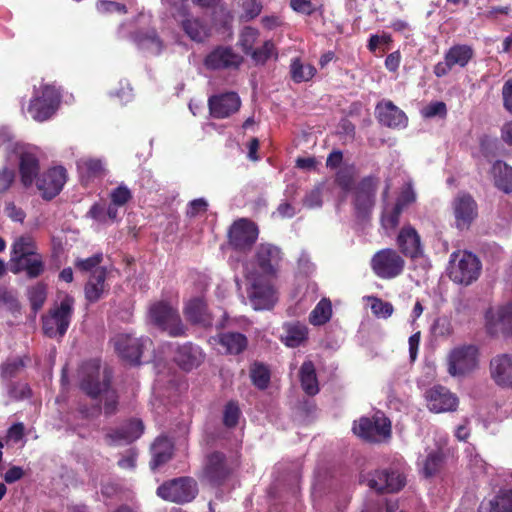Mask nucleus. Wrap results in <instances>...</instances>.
I'll use <instances>...</instances> for the list:
<instances>
[{
	"instance_id": "f257e3e1",
	"label": "nucleus",
	"mask_w": 512,
	"mask_h": 512,
	"mask_svg": "<svg viewBox=\"0 0 512 512\" xmlns=\"http://www.w3.org/2000/svg\"><path fill=\"white\" fill-rule=\"evenodd\" d=\"M80 389L91 399L103 398V413L106 417L113 416L118 411L119 395L111 388V375L105 370L101 374L99 362L91 361L82 368Z\"/></svg>"
},
{
	"instance_id": "f03ea898",
	"label": "nucleus",
	"mask_w": 512,
	"mask_h": 512,
	"mask_svg": "<svg viewBox=\"0 0 512 512\" xmlns=\"http://www.w3.org/2000/svg\"><path fill=\"white\" fill-rule=\"evenodd\" d=\"M380 177L370 174L360 178L351 190V205L355 218L362 223L371 220L376 206Z\"/></svg>"
},
{
	"instance_id": "7ed1b4c3",
	"label": "nucleus",
	"mask_w": 512,
	"mask_h": 512,
	"mask_svg": "<svg viewBox=\"0 0 512 512\" xmlns=\"http://www.w3.org/2000/svg\"><path fill=\"white\" fill-rule=\"evenodd\" d=\"M74 305L75 299L69 294H65L60 303H55L41 317L43 334L49 338H63L70 326Z\"/></svg>"
},
{
	"instance_id": "20e7f679",
	"label": "nucleus",
	"mask_w": 512,
	"mask_h": 512,
	"mask_svg": "<svg viewBox=\"0 0 512 512\" xmlns=\"http://www.w3.org/2000/svg\"><path fill=\"white\" fill-rule=\"evenodd\" d=\"M61 98V92L54 84L42 83L38 88L34 87L28 112L34 120L45 121L58 110Z\"/></svg>"
},
{
	"instance_id": "39448f33",
	"label": "nucleus",
	"mask_w": 512,
	"mask_h": 512,
	"mask_svg": "<svg viewBox=\"0 0 512 512\" xmlns=\"http://www.w3.org/2000/svg\"><path fill=\"white\" fill-rule=\"evenodd\" d=\"M149 317L152 323L172 337L186 335L187 327L184 325L178 308L168 301H157L150 305Z\"/></svg>"
},
{
	"instance_id": "423d86ee",
	"label": "nucleus",
	"mask_w": 512,
	"mask_h": 512,
	"mask_svg": "<svg viewBox=\"0 0 512 512\" xmlns=\"http://www.w3.org/2000/svg\"><path fill=\"white\" fill-rule=\"evenodd\" d=\"M110 342L119 358L131 366H139L144 351L153 344L149 337H135L130 333H118Z\"/></svg>"
},
{
	"instance_id": "0eeeda50",
	"label": "nucleus",
	"mask_w": 512,
	"mask_h": 512,
	"mask_svg": "<svg viewBox=\"0 0 512 512\" xmlns=\"http://www.w3.org/2000/svg\"><path fill=\"white\" fill-rule=\"evenodd\" d=\"M247 288L248 299L255 310H269L277 301L276 289L271 282V277H264L258 273H248Z\"/></svg>"
},
{
	"instance_id": "6e6552de",
	"label": "nucleus",
	"mask_w": 512,
	"mask_h": 512,
	"mask_svg": "<svg viewBox=\"0 0 512 512\" xmlns=\"http://www.w3.org/2000/svg\"><path fill=\"white\" fill-rule=\"evenodd\" d=\"M450 263L449 275L455 283L470 285L480 275L481 263L471 252L459 251L452 253Z\"/></svg>"
},
{
	"instance_id": "1a4fd4ad",
	"label": "nucleus",
	"mask_w": 512,
	"mask_h": 512,
	"mask_svg": "<svg viewBox=\"0 0 512 512\" xmlns=\"http://www.w3.org/2000/svg\"><path fill=\"white\" fill-rule=\"evenodd\" d=\"M479 350L469 344L453 348L447 356V372L453 377H464L477 369Z\"/></svg>"
},
{
	"instance_id": "9d476101",
	"label": "nucleus",
	"mask_w": 512,
	"mask_h": 512,
	"mask_svg": "<svg viewBox=\"0 0 512 512\" xmlns=\"http://www.w3.org/2000/svg\"><path fill=\"white\" fill-rule=\"evenodd\" d=\"M371 269L381 279H394L400 276L405 269L403 256L392 248L377 251L371 258Z\"/></svg>"
},
{
	"instance_id": "9b49d317",
	"label": "nucleus",
	"mask_w": 512,
	"mask_h": 512,
	"mask_svg": "<svg viewBox=\"0 0 512 512\" xmlns=\"http://www.w3.org/2000/svg\"><path fill=\"white\" fill-rule=\"evenodd\" d=\"M197 492L196 481L190 477H179L165 481L156 490V494L161 499L177 504L192 501Z\"/></svg>"
},
{
	"instance_id": "f8f14e48",
	"label": "nucleus",
	"mask_w": 512,
	"mask_h": 512,
	"mask_svg": "<svg viewBox=\"0 0 512 512\" xmlns=\"http://www.w3.org/2000/svg\"><path fill=\"white\" fill-rule=\"evenodd\" d=\"M283 260L282 250L270 243H261L255 250L252 263L255 270L250 273H258L264 277L276 278L281 262Z\"/></svg>"
},
{
	"instance_id": "ddd939ff",
	"label": "nucleus",
	"mask_w": 512,
	"mask_h": 512,
	"mask_svg": "<svg viewBox=\"0 0 512 512\" xmlns=\"http://www.w3.org/2000/svg\"><path fill=\"white\" fill-rule=\"evenodd\" d=\"M353 432L370 443L382 442L391 436V422L384 416L361 417L354 422Z\"/></svg>"
},
{
	"instance_id": "4468645a",
	"label": "nucleus",
	"mask_w": 512,
	"mask_h": 512,
	"mask_svg": "<svg viewBox=\"0 0 512 512\" xmlns=\"http://www.w3.org/2000/svg\"><path fill=\"white\" fill-rule=\"evenodd\" d=\"M259 235L257 225L249 219L241 218L233 222L228 230L229 246L240 253H248Z\"/></svg>"
},
{
	"instance_id": "2eb2a0df",
	"label": "nucleus",
	"mask_w": 512,
	"mask_h": 512,
	"mask_svg": "<svg viewBox=\"0 0 512 512\" xmlns=\"http://www.w3.org/2000/svg\"><path fill=\"white\" fill-rule=\"evenodd\" d=\"M485 327L490 336L512 338V303L489 308L485 313Z\"/></svg>"
},
{
	"instance_id": "dca6fc26",
	"label": "nucleus",
	"mask_w": 512,
	"mask_h": 512,
	"mask_svg": "<svg viewBox=\"0 0 512 512\" xmlns=\"http://www.w3.org/2000/svg\"><path fill=\"white\" fill-rule=\"evenodd\" d=\"M455 226L459 230H467L478 217V204L473 196L465 191H460L451 203Z\"/></svg>"
},
{
	"instance_id": "f3484780",
	"label": "nucleus",
	"mask_w": 512,
	"mask_h": 512,
	"mask_svg": "<svg viewBox=\"0 0 512 512\" xmlns=\"http://www.w3.org/2000/svg\"><path fill=\"white\" fill-rule=\"evenodd\" d=\"M473 57L474 49L470 45H453L445 52L444 60L434 65L433 73L438 78L444 77L448 75L455 66L465 68Z\"/></svg>"
},
{
	"instance_id": "a211bd4d",
	"label": "nucleus",
	"mask_w": 512,
	"mask_h": 512,
	"mask_svg": "<svg viewBox=\"0 0 512 512\" xmlns=\"http://www.w3.org/2000/svg\"><path fill=\"white\" fill-rule=\"evenodd\" d=\"M232 467L223 452L214 451L205 458L203 477L213 487H220L231 476Z\"/></svg>"
},
{
	"instance_id": "6ab92c4d",
	"label": "nucleus",
	"mask_w": 512,
	"mask_h": 512,
	"mask_svg": "<svg viewBox=\"0 0 512 512\" xmlns=\"http://www.w3.org/2000/svg\"><path fill=\"white\" fill-rule=\"evenodd\" d=\"M243 63V57L232 47L219 45L204 58L203 64L208 70L238 69Z\"/></svg>"
},
{
	"instance_id": "aec40b11",
	"label": "nucleus",
	"mask_w": 512,
	"mask_h": 512,
	"mask_svg": "<svg viewBox=\"0 0 512 512\" xmlns=\"http://www.w3.org/2000/svg\"><path fill=\"white\" fill-rule=\"evenodd\" d=\"M399 253L409 259L415 260L424 255V246L421 236L411 224L403 225L396 237Z\"/></svg>"
},
{
	"instance_id": "412c9836",
	"label": "nucleus",
	"mask_w": 512,
	"mask_h": 512,
	"mask_svg": "<svg viewBox=\"0 0 512 512\" xmlns=\"http://www.w3.org/2000/svg\"><path fill=\"white\" fill-rule=\"evenodd\" d=\"M66 180V169L62 166H57L41 174L37 178L36 186L41 192L43 199L52 200L62 191Z\"/></svg>"
},
{
	"instance_id": "4be33fe9",
	"label": "nucleus",
	"mask_w": 512,
	"mask_h": 512,
	"mask_svg": "<svg viewBox=\"0 0 512 512\" xmlns=\"http://www.w3.org/2000/svg\"><path fill=\"white\" fill-rule=\"evenodd\" d=\"M427 407L435 413L455 411L458 406V398L447 387L435 385L425 393Z\"/></svg>"
},
{
	"instance_id": "5701e85b",
	"label": "nucleus",
	"mask_w": 512,
	"mask_h": 512,
	"mask_svg": "<svg viewBox=\"0 0 512 512\" xmlns=\"http://www.w3.org/2000/svg\"><path fill=\"white\" fill-rule=\"evenodd\" d=\"M406 485L405 476L398 470L381 469L376 470L371 479L369 486L381 493H394L400 491Z\"/></svg>"
},
{
	"instance_id": "b1692460",
	"label": "nucleus",
	"mask_w": 512,
	"mask_h": 512,
	"mask_svg": "<svg viewBox=\"0 0 512 512\" xmlns=\"http://www.w3.org/2000/svg\"><path fill=\"white\" fill-rule=\"evenodd\" d=\"M183 314L186 320L192 324L209 328L213 325V316L209 311L208 304L203 297H193L185 303Z\"/></svg>"
},
{
	"instance_id": "393cba45",
	"label": "nucleus",
	"mask_w": 512,
	"mask_h": 512,
	"mask_svg": "<svg viewBox=\"0 0 512 512\" xmlns=\"http://www.w3.org/2000/svg\"><path fill=\"white\" fill-rule=\"evenodd\" d=\"M240 105V98L235 92L213 95L208 99L210 115L216 119L229 117L239 110Z\"/></svg>"
},
{
	"instance_id": "a878e982",
	"label": "nucleus",
	"mask_w": 512,
	"mask_h": 512,
	"mask_svg": "<svg viewBox=\"0 0 512 512\" xmlns=\"http://www.w3.org/2000/svg\"><path fill=\"white\" fill-rule=\"evenodd\" d=\"M375 116L378 122L388 128H403L407 124L406 114L391 100H381L376 104Z\"/></svg>"
},
{
	"instance_id": "bb28decb",
	"label": "nucleus",
	"mask_w": 512,
	"mask_h": 512,
	"mask_svg": "<svg viewBox=\"0 0 512 512\" xmlns=\"http://www.w3.org/2000/svg\"><path fill=\"white\" fill-rule=\"evenodd\" d=\"M204 359L205 354L201 347L192 342L179 345L174 354L175 363L186 372L198 368Z\"/></svg>"
},
{
	"instance_id": "cd10ccee",
	"label": "nucleus",
	"mask_w": 512,
	"mask_h": 512,
	"mask_svg": "<svg viewBox=\"0 0 512 512\" xmlns=\"http://www.w3.org/2000/svg\"><path fill=\"white\" fill-rule=\"evenodd\" d=\"M144 432V424L140 419H131L116 429L110 430L105 439L109 445L131 443Z\"/></svg>"
},
{
	"instance_id": "c85d7f7f",
	"label": "nucleus",
	"mask_w": 512,
	"mask_h": 512,
	"mask_svg": "<svg viewBox=\"0 0 512 512\" xmlns=\"http://www.w3.org/2000/svg\"><path fill=\"white\" fill-rule=\"evenodd\" d=\"M492 380L500 387L512 388V354H499L490 360Z\"/></svg>"
},
{
	"instance_id": "c756f323",
	"label": "nucleus",
	"mask_w": 512,
	"mask_h": 512,
	"mask_svg": "<svg viewBox=\"0 0 512 512\" xmlns=\"http://www.w3.org/2000/svg\"><path fill=\"white\" fill-rule=\"evenodd\" d=\"M77 171L80 182L85 186L96 180H102L106 175L102 160L97 158H81L77 161Z\"/></svg>"
},
{
	"instance_id": "7c9ffc66",
	"label": "nucleus",
	"mask_w": 512,
	"mask_h": 512,
	"mask_svg": "<svg viewBox=\"0 0 512 512\" xmlns=\"http://www.w3.org/2000/svg\"><path fill=\"white\" fill-rule=\"evenodd\" d=\"M40 163L38 157L31 152H23L19 157V174L21 184L25 188L32 186L39 177Z\"/></svg>"
},
{
	"instance_id": "2f4dec72",
	"label": "nucleus",
	"mask_w": 512,
	"mask_h": 512,
	"mask_svg": "<svg viewBox=\"0 0 512 512\" xmlns=\"http://www.w3.org/2000/svg\"><path fill=\"white\" fill-rule=\"evenodd\" d=\"M44 271L45 263L43 257L37 252L25 257V259H18L11 263L12 273L25 272L29 279L38 278Z\"/></svg>"
},
{
	"instance_id": "473e14b6",
	"label": "nucleus",
	"mask_w": 512,
	"mask_h": 512,
	"mask_svg": "<svg viewBox=\"0 0 512 512\" xmlns=\"http://www.w3.org/2000/svg\"><path fill=\"white\" fill-rule=\"evenodd\" d=\"M477 512H512V489L499 490L492 498L483 500Z\"/></svg>"
},
{
	"instance_id": "72a5a7b5",
	"label": "nucleus",
	"mask_w": 512,
	"mask_h": 512,
	"mask_svg": "<svg viewBox=\"0 0 512 512\" xmlns=\"http://www.w3.org/2000/svg\"><path fill=\"white\" fill-rule=\"evenodd\" d=\"M107 270L104 267L96 269L85 284L84 294L89 303H95L101 299L106 289Z\"/></svg>"
},
{
	"instance_id": "f704fd0d",
	"label": "nucleus",
	"mask_w": 512,
	"mask_h": 512,
	"mask_svg": "<svg viewBox=\"0 0 512 512\" xmlns=\"http://www.w3.org/2000/svg\"><path fill=\"white\" fill-rule=\"evenodd\" d=\"M283 330L285 335L281 337V340L287 347H299L308 339V327L299 321L284 323Z\"/></svg>"
},
{
	"instance_id": "c9c22d12",
	"label": "nucleus",
	"mask_w": 512,
	"mask_h": 512,
	"mask_svg": "<svg viewBox=\"0 0 512 512\" xmlns=\"http://www.w3.org/2000/svg\"><path fill=\"white\" fill-rule=\"evenodd\" d=\"M174 446L166 436L156 438L153 446V457L150 461L151 470L155 471L172 459Z\"/></svg>"
},
{
	"instance_id": "e433bc0d",
	"label": "nucleus",
	"mask_w": 512,
	"mask_h": 512,
	"mask_svg": "<svg viewBox=\"0 0 512 512\" xmlns=\"http://www.w3.org/2000/svg\"><path fill=\"white\" fill-rule=\"evenodd\" d=\"M218 343L226 354L239 355L247 349L248 339L240 332L227 331L218 335Z\"/></svg>"
},
{
	"instance_id": "4c0bfd02",
	"label": "nucleus",
	"mask_w": 512,
	"mask_h": 512,
	"mask_svg": "<svg viewBox=\"0 0 512 512\" xmlns=\"http://www.w3.org/2000/svg\"><path fill=\"white\" fill-rule=\"evenodd\" d=\"M133 41L139 49L158 55L163 49V42L156 30H138L133 34Z\"/></svg>"
},
{
	"instance_id": "58836bf2",
	"label": "nucleus",
	"mask_w": 512,
	"mask_h": 512,
	"mask_svg": "<svg viewBox=\"0 0 512 512\" xmlns=\"http://www.w3.org/2000/svg\"><path fill=\"white\" fill-rule=\"evenodd\" d=\"M494 185L505 194L512 192V167L501 160H497L491 167Z\"/></svg>"
},
{
	"instance_id": "ea45409f",
	"label": "nucleus",
	"mask_w": 512,
	"mask_h": 512,
	"mask_svg": "<svg viewBox=\"0 0 512 512\" xmlns=\"http://www.w3.org/2000/svg\"><path fill=\"white\" fill-rule=\"evenodd\" d=\"M299 376L301 387L307 395L314 396L319 392L316 370L312 361L303 362Z\"/></svg>"
},
{
	"instance_id": "a19ab883",
	"label": "nucleus",
	"mask_w": 512,
	"mask_h": 512,
	"mask_svg": "<svg viewBox=\"0 0 512 512\" xmlns=\"http://www.w3.org/2000/svg\"><path fill=\"white\" fill-rule=\"evenodd\" d=\"M37 247L34 240L30 236H21L17 238L12 244L11 249V263L18 259H25V257L36 253Z\"/></svg>"
},
{
	"instance_id": "79ce46f5",
	"label": "nucleus",
	"mask_w": 512,
	"mask_h": 512,
	"mask_svg": "<svg viewBox=\"0 0 512 512\" xmlns=\"http://www.w3.org/2000/svg\"><path fill=\"white\" fill-rule=\"evenodd\" d=\"M332 316V304L327 298L321 299L309 314V322L314 326L326 324Z\"/></svg>"
},
{
	"instance_id": "37998d69",
	"label": "nucleus",
	"mask_w": 512,
	"mask_h": 512,
	"mask_svg": "<svg viewBox=\"0 0 512 512\" xmlns=\"http://www.w3.org/2000/svg\"><path fill=\"white\" fill-rule=\"evenodd\" d=\"M290 73L295 83H301L311 80L316 73V69L310 64L304 65L300 59L296 58L291 62Z\"/></svg>"
},
{
	"instance_id": "c03bdc74",
	"label": "nucleus",
	"mask_w": 512,
	"mask_h": 512,
	"mask_svg": "<svg viewBox=\"0 0 512 512\" xmlns=\"http://www.w3.org/2000/svg\"><path fill=\"white\" fill-rule=\"evenodd\" d=\"M250 378L256 388L265 390L269 386L271 373L263 363L255 362L250 369Z\"/></svg>"
},
{
	"instance_id": "a18cd8bd",
	"label": "nucleus",
	"mask_w": 512,
	"mask_h": 512,
	"mask_svg": "<svg viewBox=\"0 0 512 512\" xmlns=\"http://www.w3.org/2000/svg\"><path fill=\"white\" fill-rule=\"evenodd\" d=\"M257 65H264L270 58L277 59L278 53L275 44L271 40H267L261 47L253 49L248 55Z\"/></svg>"
},
{
	"instance_id": "49530a36",
	"label": "nucleus",
	"mask_w": 512,
	"mask_h": 512,
	"mask_svg": "<svg viewBox=\"0 0 512 512\" xmlns=\"http://www.w3.org/2000/svg\"><path fill=\"white\" fill-rule=\"evenodd\" d=\"M403 210L395 203L392 207H385L380 215V224L386 231L395 230L399 223Z\"/></svg>"
},
{
	"instance_id": "de8ad7c7",
	"label": "nucleus",
	"mask_w": 512,
	"mask_h": 512,
	"mask_svg": "<svg viewBox=\"0 0 512 512\" xmlns=\"http://www.w3.org/2000/svg\"><path fill=\"white\" fill-rule=\"evenodd\" d=\"M241 416V409L237 401L230 400L226 403L223 410V425L232 429L235 428L239 423Z\"/></svg>"
},
{
	"instance_id": "09e8293b",
	"label": "nucleus",
	"mask_w": 512,
	"mask_h": 512,
	"mask_svg": "<svg viewBox=\"0 0 512 512\" xmlns=\"http://www.w3.org/2000/svg\"><path fill=\"white\" fill-rule=\"evenodd\" d=\"M185 33L194 41L201 42L206 36V30L199 19L187 18L182 21Z\"/></svg>"
},
{
	"instance_id": "8fccbe9b",
	"label": "nucleus",
	"mask_w": 512,
	"mask_h": 512,
	"mask_svg": "<svg viewBox=\"0 0 512 512\" xmlns=\"http://www.w3.org/2000/svg\"><path fill=\"white\" fill-rule=\"evenodd\" d=\"M259 36V31L256 28L247 26L240 33L239 37V45L244 52V54L249 55L250 52L254 49V44L256 43Z\"/></svg>"
},
{
	"instance_id": "3c124183",
	"label": "nucleus",
	"mask_w": 512,
	"mask_h": 512,
	"mask_svg": "<svg viewBox=\"0 0 512 512\" xmlns=\"http://www.w3.org/2000/svg\"><path fill=\"white\" fill-rule=\"evenodd\" d=\"M500 143L497 138H493L487 134L479 137V147L481 154L487 159L495 157L498 154Z\"/></svg>"
},
{
	"instance_id": "603ef678",
	"label": "nucleus",
	"mask_w": 512,
	"mask_h": 512,
	"mask_svg": "<svg viewBox=\"0 0 512 512\" xmlns=\"http://www.w3.org/2000/svg\"><path fill=\"white\" fill-rule=\"evenodd\" d=\"M335 183L344 192H351L354 184V167L341 168L336 172Z\"/></svg>"
},
{
	"instance_id": "864d4df0",
	"label": "nucleus",
	"mask_w": 512,
	"mask_h": 512,
	"mask_svg": "<svg viewBox=\"0 0 512 512\" xmlns=\"http://www.w3.org/2000/svg\"><path fill=\"white\" fill-rule=\"evenodd\" d=\"M369 300L371 301V311L376 317L387 319L393 314L394 307L390 302L375 296L369 297Z\"/></svg>"
},
{
	"instance_id": "5fc2aeb1",
	"label": "nucleus",
	"mask_w": 512,
	"mask_h": 512,
	"mask_svg": "<svg viewBox=\"0 0 512 512\" xmlns=\"http://www.w3.org/2000/svg\"><path fill=\"white\" fill-rule=\"evenodd\" d=\"M417 196L411 182L405 183L396 198L395 204L403 211L416 202Z\"/></svg>"
},
{
	"instance_id": "6e6d98bb",
	"label": "nucleus",
	"mask_w": 512,
	"mask_h": 512,
	"mask_svg": "<svg viewBox=\"0 0 512 512\" xmlns=\"http://www.w3.org/2000/svg\"><path fill=\"white\" fill-rule=\"evenodd\" d=\"M47 297L46 285L37 283L29 290V300L34 311L42 308Z\"/></svg>"
},
{
	"instance_id": "4d7b16f0",
	"label": "nucleus",
	"mask_w": 512,
	"mask_h": 512,
	"mask_svg": "<svg viewBox=\"0 0 512 512\" xmlns=\"http://www.w3.org/2000/svg\"><path fill=\"white\" fill-rule=\"evenodd\" d=\"M103 261V254L98 252L91 257L86 259L78 258L74 262V266L81 272H91L93 269L98 267L100 263Z\"/></svg>"
},
{
	"instance_id": "13d9d810",
	"label": "nucleus",
	"mask_w": 512,
	"mask_h": 512,
	"mask_svg": "<svg viewBox=\"0 0 512 512\" xmlns=\"http://www.w3.org/2000/svg\"><path fill=\"white\" fill-rule=\"evenodd\" d=\"M96 8L97 11L101 14H126L128 12L125 4L109 0H100L99 2H97Z\"/></svg>"
},
{
	"instance_id": "bf43d9fd",
	"label": "nucleus",
	"mask_w": 512,
	"mask_h": 512,
	"mask_svg": "<svg viewBox=\"0 0 512 512\" xmlns=\"http://www.w3.org/2000/svg\"><path fill=\"white\" fill-rule=\"evenodd\" d=\"M111 203L118 206H124L132 199L131 190L125 185H119L110 193Z\"/></svg>"
},
{
	"instance_id": "052dcab7",
	"label": "nucleus",
	"mask_w": 512,
	"mask_h": 512,
	"mask_svg": "<svg viewBox=\"0 0 512 512\" xmlns=\"http://www.w3.org/2000/svg\"><path fill=\"white\" fill-rule=\"evenodd\" d=\"M442 465V456L438 453H431L427 456L423 472L426 477L434 476L439 470Z\"/></svg>"
},
{
	"instance_id": "680f3d73",
	"label": "nucleus",
	"mask_w": 512,
	"mask_h": 512,
	"mask_svg": "<svg viewBox=\"0 0 512 512\" xmlns=\"http://www.w3.org/2000/svg\"><path fill=\"white\" fill-rule=\"evenodd\" d=\"M322 185H317L305 195L303 204L307 208H317L322 206Z\"/></svg>"
},
{
	"instance_id": "e2e57ef3",
	"label": "nucleus",
	"mask_w": 512,
	"mask_h": 512,
	"mask_svg": "<svg viewBox=\"0 0 512 512\" xmlns=\"http://www.w3.org/2000/svg\"><path fill=\"white\" fill-rule=\"evenodd\" d=\"M241 7L244 11L243 18L247 21L256 18L262 10V5L258 0H241Z\"/></svg>"
},
{
	"instance_id": "0e129e2a",
	"label": "nucleus",
	"mask_w": 512,
	"mask_h": 512,
	"mask_svg": "<svg viewBox=\"0 0 512 512\" xmlns=\"http://www.w3.org/2000/svg\"><path fill=\"white\" fill-rule=\"evenodd\" d=\"M15 171L8 167L0 168V194L7 192L15 181Z\"/></svg>"
},
{
	"instance_id": "69168bd1",
	"label": "nucleus",
	"mask_w": 512,
	"mask_h": 512,
	"mask_svg": "<svg viewBox=\"0 0 512 512\" xmlns=\"http://www.w3.org/2000/svg\"><path fill=\"white\" fill-rule=\"evenodd\" d=\"M447 115V106L443 101H435L428 104L424 109V116L431 118L439 116L445 118Z\"/></svg>"
},
{
	"instance_id": "338daca9",
	"label": "nucleus",
	"mask_w": 512,
	"mask_h": 512,
	"mask_svg": "<svg viewBox=\"0 0 512 512\" xmlns=\"http://www.w3.org/2000/svg\"><path fill=\"white\" fill-rule=\"evenodd\" d=\"M31 389L27 384L11 383L9 385V396L15 400L29 398Z\"/></svg>"
},
{
	"instance_id": "774afa93",
	"label": "nucleus",
	"mask_w": 512,
	"mask_h": 512,
	"mask_svg": "<svg viewBox=\"0 0 512 512\" xmlns=\"http://www.w3.org/2000/svg\"><path fill=\"white\" fill-rule=\"evenodd\" d=\"M207 208H208V203L205 199H203V198L194 199L188 204L186 215L190 218H194L199 214L205 213L207 211Z\"/></svg>"
}]
</instances>
